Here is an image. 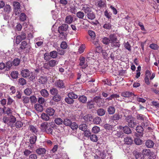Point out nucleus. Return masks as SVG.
<instances>
[{
  "label": "nucleus",
  "instance_id": "42",
  "mask_svg": "<svg viewBox=\"0 0 159 159\" xmlns=\"http://www.w3.org/2000/svg\"><path fill=\"white\" fill-rule=\"evenodd\" d=\"M20 62V59L16 58L13 61L12 63L13 65L14 66H17L19 65Z\"/></svg>",
  "mask_w": 159,
  "mask_h": 159
},
{
  "label": "nucleus",
  "instance_id": "55",
  "mask_svg": "<svg viewBox=\"0 0 159 159\" xmlns=\"http://www.w3.org/2000/svg\"><path fill=\"white\" fill-rule=\"evenodd\" d=\"M100 130L99 127L95 126H94L92 129V131L94 133H98Z\"/></svg>",
  "mask_w": 159,
  "mask_h": 159
},
{
  "label": "nucleus",
  "instance_id": "21",
  "mask_svg": "<svg viewBox=\"0 0 159 159\" xmlns=\"http://www.w3.org/2000/svg\"><path fill=\"white\" fill-rule=\"evenodd\" d=\"M85 58L84 57H82L80 59V63L79 65L82 66L83 69L85 68L87 66V64H84Z\"/></svg>",
  "mask_w": 159,
  "mask_h": 159
},
{
  "label": "nucleus",
  "instance_id": "37",
  "mask_svg": "<svg viewBox=\"0 0 159 159\" xmlns=\"http://www.w3.org/2000/svg\"><path fill=\"white\" fill-rule=\"evenodd\" d=\"M106 111L103 108H100L98 110L97 113L98 115L99 116H102L105 114Z\"/></svg>",
  "mask_w": 159,
  "mask_h": 159
},
{
  "label": "nucleus",
  "instance_id": "59",
  "mask_svg": "<svg viewBox=\"0 0 159 159\" xmlns=\"http://www.w3.org/2000/svg\"><path fill=\"white\" fill-rule=\"evenodd\" d=\"M88 34L91 38L93 39L95 38V34L94 31L91 30H89L88 31Z\"/></svg>",
  "mask_w": 159,
  "mask_h": 159
},
{
  "label": "nucleus",
  "instance_id": "2",
  "mask_svg": "<svg viewBox=\"0 0 159 159\" xmlns=\"http://www.w3.org/2000/svg\"><path fill=\"white\" fill-rule=\"evenodd\" d=\"M58 61L53 59H50L47 62L43 64V67L46 69L49 70L55 66L58 63Z\"/></svg>",
  "mask_w": 159,
  "mask_h": 159
},
{
  "label": "nucleus",
  "instance_id": "8",
  "mask_svg": "<svg viewBox=\"0 0 159 159\" xmlns=\"http://www.w3.org/2000/svg\"><path fill=\"white\" fill-rule=\"evenodd\" d=\"M28 129L32 133L34 134L37 135L39 133L38 127L36 126L33 125H30L28 127Z\"/></svg>",
  "mask_w": 159,
  "mask_h": 159
},
{
  "label": "nucleus",
  "instance_id": "38",
  "mask_svg": "<svg viewBox=\"0 0 159 159\" xmlns=\"http://www.w3.org/2000/svg\"><path fill=\"white\" fill-rule=\"evenodd\" d=\"M18 83L21 86H23L26 84V80L23 78H21L18 79Z\"/></svg>",
  "mask_w": 159,
  "mask_h": 159
},
{
  "label": "nucleus",
  "instance_id": "15",
  "mask_svg": "<svg viewBox=\"0 0 159 159\" xmlns=\"http://www.w3.org/2000/svg\"><path fill=\"white\" fill-rule=\"evenodd\" d=\"M120 96L117 94H112L108 98H107L106 100L108 101L111 100L113 99H116V100H119V99H117L118 98H119Z\"/></svg>",
  "mask_w": 159,
  "mask_h": 159
},
{
  "label": "nucleus",
  "instance_id": "14",
  "mask_svg": "<svg viewBox=\"0 0 159 159\" xmlns=\"http://www.w3.org/2000/svg\"><path fill=\"white\" fill-rule=\"evenodd\" d=\"M95 102L93 100H91L87 103V107L89 109H91L94 107Z\"/></svg>",
  "mask_w": 159,
  "mask_h": 159
},
{
  "label": "nucleus",
  "instance_id": "33",
  "mask_svg": "<svg viewBox=\"0 0 159 159\" xmlns=\"http://www.w3.org/2000/svg\"><path fill=\"white\" fill-rule=\"evenodd\" d=\"M135 157L136 159H144V158L143 154L140 152H137Z\"/></svg>",
  "mask_w": 159,
  "mask_h": 159
},
{
  "label": "nucleus",
  "instance_id": "17",
  "mask_svg": "<svg viewBox=\"0 0 159 159\" xmlns=\"http://www.w3.org/2000/svg\"><path fill=\"white\" fill-rule=\"evenodd\" d=\"M47 77L44 76H41L38 79L39 82L42 84H44L47 83Z\"/></svg>",
  "mask_w": 159,
  "mask_h": 159
},
{
  "label": "nucleus",
  "instance_id": "1",
  "mask_svg": "<svg viewBox=\"0 0 159 159\" xmlns=\"http://www.w3.org/2000/svg\"><path fill=\"white\" fill-rule=\"evenodd\" d=\"M42 131L45 132L48 134L53 135V130L52 127L48 125V123L44 122L42 123L40 125Z\"/></svg>",
  "mask_w": 159,
  "mask_h": 159
},
{
  "label": "nucleus",
  "instance_id": "64",
  "mask_svg": "<svg viewBox=\"0 0 159 159\" xmlns=\"http://www.w3.org/2000/svg\"><path fill=\"white\" fill-rule=\"evenodd\" d=\"M13 6L14 9L16 10L19 9L20 8V3L18 2H14L13 3Z\"/></svg>",
  "mask_w": 159,
  "mask_h": 159
},
{
  "label": "nucleus",
  "instance_id": "35",
  "mask_svg": "<svg viewBox=\"0 0 159 159\" xmlns=\"http://www.w3.org/2000/svg\"><path fill=\"white\" fill-rule=\"evenodd\" d=\"M63 123L64 125L66 126H70L72 124V122L70 120L66 118L63 120Z\"/></svg>",
  "mask_w": 159,
  "mask_h": 159
},
{
  "label": "nucleus",
  "instance_id": "12",
  "mask_svg": "<svg viewBox=\"0 0 159 159\" xmlns=\"http://www.w3.org/2000/svg\"><path fill=\"white\" fill-rule=\"evenodd\" d=\"M45 112L49 116H52L54 114L55 111L53 108L49 107L46 109Z\"/></svg>",
  "mask_w": 159,
  "mask_h": 159
},
{
  "label": "nucleus",
  "instance_id": "41",
  "mask_svg": "<svg viewBox=\"0 0 159 159\" xmlns=\"http://www.w3.org/2000/svg\"><path fill=\"white\" fill-rule=\"evenodd\" d=\"M4 7V11L7 13H9L11 11V6L8 5H6Z\"/></svg>",
  "mask_w": 159,
  "mask_h": 159
},
{
  "label": "nucleus",
  "instance_id": "9",
  "mask_svg": "<svg viewBox=\"0 0 159 159\" xmlns=\"http://www.w3.org/2000/svg\"><path fill=\"white\" fill-rule=\"evenodd\" d=\"M30 46L28 44L27 42L25 41H23L21 42L20 44V48L22 50H24L26 49V50L30 49Z\"/></svg>",
  "mask_w": 159,
  "mask_h": 159
},
{
  "label": "nucleus",
  "instance_id": "39",
  "mask_svg": "<svg viewBox=\"0 0 159 159\" xmlns=\"http://www.w3.org/2000/svg\"><path fill=\"white\" fill-rule=\"evenodd\" d=\"M50 93L52 95H55L58 94V90L55 88H52L50 90Z\"/></svg>",
  "mask_w": 159,
  "mask_h": 159
},
{
  "label": "nucleus",
  "instance_id": "53",
  "mask_svg": "<svg viewBox=\"0 0 159 159\" xmlns=\"http://www.w3.org/2000/svg\"><path fill=\"white\" fill-rule=\"evenodd\" d=\"M32 90L31 88H26L24 90L25 94L29 96L32 93Z\"/></svg>",
  "mask_w": 159,
  "mask_h": 159
},
{
  "label": "nucleus",
  "instance_id": "18",
  "mask_svg": "<svg viewBox=\"0 0 159 159\" xmlns=\"http://www.w3.org/2000/svg\"><path fill=\"white\" fill-rule=\"evenodd\" d=\"M68 27V25L67 24H63L61 26L59 27L58 30L66 31L67 30Z\"/></svg>",
  "mask_w": 159,
  "mask_h": 159
},
{
  "label": "nucleus",
  "instance_id": "13",
  "mask_svg": "<svg viewBox=\"0 0 159 159\" xmlns=\"http://www.w3.org/2000/svg\"><path fill=\"white\" fill-rule=\"evenodd\" d=\"M122 117V115L119 113H116L113 116H111V119L113 120H118L121 119Z\"/></svg>",
  "mask_w": 159,
  "mask_h": 159
},
{
  "label": "nucleus",
  "instance_id": "54",
  "mask_svg": "<svg viewBox=\"0 0 159 159\" xmlns=\"http://www.w3.org/2000/svg\"><path fill=\"white\" fill-rule=\"evenodd\" d=\"M18 73L17 71H13L11 72V75L13 79H16L18 76Z\"/></svg>",
  "mask_w": 159,
  "mask_h": 159
},
{
  "label": "nucleus",
  "instance_id": "58",
  "mask_svg": "<svg viewBox=\"0 0 159 159\" xmlns=\"http://www.w3.org/2000/svg\"><path fill=\"white\" fill-rule=\"evenodd\" d=\"M103 27L107 30H110L111 28V25L109 23L106 22L103 26Z\"/></svg>",
  "mask_w": 159,
  "mask_h": 159
},
{
  "label": "nucleus",
  "instance_id": "49",
  "mask_svg": "<svg viewBox=\"0 0 159 159\" xmlns=\"http://www.w3.org/2000/svg\"><path fill=\"white\" fill-rule=\"evenodd\" d=\"M125 142L127 144H131L132 142V140L131 138L126 137L125 138Z\"/></svg>",
  "mask_w": 159,
  "mask_h": 159
},
{
  "label": "nucleus",
  "instance_id": "4",
  "mask_svg": "<svg viewBox=\"0 0 159 159\" xmlns=\"http://www.w3.org/2000/svg\"><path fill=\"white\" fill-rule=\"evenodd\" d=\"M125 120L130 127L133 128L137 125V123L135 118L131 116H127L125 118Z\"/></svg>",
  "mask_w": 159,
  "mask_h": 159
},
{
  "label": "nucleus",
  "instance_id": "26",
  "mask_svg": "<svg viewBox=\"0 0 159 159\" xmlns=\"http://www.w3.org/2000/svg\"><path fill=\"white\" fill-rule=\"evenodd\" d=\"M49 54L51 58L53 59L57 58L58 56V52L55 50L50 52Z\"/></svg>",
  "mask_w": 159,
  "mask_h": 159
},
{
  "label": "nucleus",
  "instance_id": "23",
  "mask_svg": "<svg viewBox=\"0 0 159 159\" xmlns=\"http://www.w3.org/2000/svg\"><path fill=\"white\" fill-rule=\"evenodd\" d=\"M86 16L88 19L91 20H94L96 17V16L95 13L91 11L90 12L88 13Z\"/></svg>",
  "mask_w": 159,
  "mask_h": 159
},
{
  "label": "nucleus",
  "instance_id": "50",
  "mask_svg": "<svg viewBox=\"0 0 159 159\" xmlns=\"http://www.w3.org/2000/svg\"><path fill=\"white\" fill-rule=\"evenodd\" d=\"M52 99L54 101L56 102H58L60 101L61 97L59 95L57 94L54 95Z\"/></svg>",
  "mask_w": 159,
  "mask_h": 159
},
{
  "label": "nucleus",
  "instance_id": "7",
  "mask_svg": "<svg viewBox=\"0 0 159 159\" xmlns=\"http://www.w3.org/2000/svg\"><path fill=\"white\" fill-rule=\"evenodd\" d=\"M82 10L85 14H87L92 11V7L88 4L82 5Z\"/></svg>",
  "mask_w": 159,
  "mask_h": 159
},
{
  "label": "nucleus",
  "instance_id": "30",
  "mask_svg": "<svg viewBox=\"0 0 159 159\" xmlns=\"http://www.w3.org/2000/svg\"><path fill=\"white\" fill-rule=\"evenodd\" d=\"M37 137L36 135H33L30 137L29 141L30 144H34L35 143L37 140Z\"/></svg>",
  "mask_w": 159,
  "mask_h": 159
},
{
  "label": "nucleus",
  "instance_id": "51",
  "mask_svg": "<svg viewBox=\"0 0 159 159\" xmlns=\"http://www.w3.org/2000/svg\"><path fill=\"white\" fill-rule=\"evenodd\" d=\"M87 126L85 124H82L79 125V129L83 131H84L87 129Z\"/></svg>",
  "mask_w": 159,
  "mask_h": 159
},
{
  "label": "nucleus",
  "instance_id": "25",
  "mask_svg": "<svg viewBox=\"0 0 159 159\" xmlns=\"http://www.w3.org/2000/svg\"><path fill=\"white\" fill-rule=\"evenodd\" d=\"M111 43V47H118L119 48L120 47V42L117 40L115 41H113L110 42Z\"/></svg>",
  "mask_w": 159,
  "mask_h": 159
},
{
  "label": "nucleus",
  "instance_id": "27",
  "mask_svg": "<svg viewBox=\"0 0 159 159\" xmlns=\"http://www.w3.org/2000/svg\"><path fill=\"white\" fill-rule=\"evenodd\" d=\"M40 93L41 95L44 97L47 98L48 96V92L45 89H42L40 91Z\"/></svg>",
  "mask_w": 159,
  "mask_h": 159
},
{
  "label": "nucleus",
  "instance_id": "52",
  "mask_svg": "<svg viewBox=\"0 0 159 159\" xmlns=\"http://www.w3.org/2000/svg\"><path fill=\"white\" fill-rule=\"evenodd\" d=\"M65 101L67 103L70 104H73L74 102L73 99L70 98L69 97L66 98L65 99Z\"/></svg>",
  "mask_w": 159,
  "mask_h": 159
},
{
  "label": "nucleus",
  "instance_id": "45",
  "mask_svg": "<svg viewBox=\"0 0 159 159\" xmlns=\"http://www.w3.org/2000/svg\"><path fill=\"white\" fill-rule=\"evenodd\" d=\"M101 121V119L100 117H97L94 118L93 119V122L94 124L98 125L99 124Z\"/></svg>",
  "mask_w": 159,
  "mask_h": 159
},
{
  "label": "nucleus",
  "instance_id": "24",
  "mask_svg": "<svg viewBox=\"0 0 159 159\" xmlns=\"http://www.w3.org/2000/svg\"><path fill=\"white\" fill-rule=\"evenodd\" d=\"M84 119L86 122H89L92 121L93 119V116L91 114H89L84 116Z\"/></svg>",
  "mask_w": 159,
  "mask_h": 159
},
{
  "label": "nucleus",
  "instance_id": "31",
  "mask_svg": "<svg viewBox=\"0 0 159 159\" xmlns=\"http://www.w3.org/2000/svg\"><path fill=\"white\" fill-rule=\"evenodd\" d=\"M77 17L79 19L85 20L84 17L85 16L84 13L81 11H79L76 13Z\"/></svg>",
  "mask_w": 159,
  "mask_h": 159
},
{
  "label": "nucleus",
  "instance_id": "22",
  "mask_svg": "<svg viewBox=\"0 0 159 159\" xmlns=\"http://www.w3.org/2000/svg\"><path fill=\"white\" fill-rule=\"evenodd\" d=\"M34 107L35 110L39 112H41L43 110V107L40 104H36L34 105Z\"/></svg>",
  "mask_w": 159,
  "mask_h": 159
},
{
  "label": "nucleus",
  "instance_id": "61",
  "mask_svg": "<svg viewBox=\"0 0 159 159\" xmlns=\"http://www.w3.org/2000/svg\"><path fill=\"white\" fill-rule=\"evenodd\" d=\"M136 130L137 132L141 133L143 132V129L142 126H138L136 127Z\"/></svg>",
  "mask_w": 159,
  "mask_h": 159
},
{
  "label": "nucleus",
  "instance_id": "10",
  "mask_svg": "<svg viewBox=\"0 0 159 159\" xmlns=\"http://www.w3.org/2000/svg\"><path fill=\"white\" fill-rule=\"evenodd\" d=\"M73 20V15H69L67 16L65 19V22L68 24H71Z\"/></svg>",
  "mask_w": 159,
  "mask_h": 159
},
{
  "label": "nucleus",
  "instance_id": "36",
  "mask_svg": "<svg viewBox=\"0 0 159 159\" xmlns=\"http://www.w3.org/2000/svg\"><path fill=\"white\" fill-rule=\"evenodd\" d=\"M68 96L72 99H76L78 97V95L73 92H70L68 93Z\"/></svg>",
  "mask_w": 159,
  "mask_h": 159
},
{
  "label": "nucleus",
  "instance_id": "63",
  "mask_svg": "<svg viewBox=\"0 0 159 159\" xmlns=\"http://www.w3.org/2000/svg\"><path fill=\"white\" fill-rule=\"evenodd\" d=\"M102 42L104 44H109L110 42L109 39L106 37L102 39Z\"/></svg>",
  "mask_w": 159,
  "mask_h": 159
},
{
  "label": "nucleus",
  "instance_id": "62",
  "mask_svg": "<svg viewBox=\"0 0 159 159\" xmlns=\"http://www.w3.org/2000/svg\"><path fill=\"white\" fill-rule=\"evenodd\" d=\"M20 19L22 21H25L26 19V16L24 13H21L20 16Z\"/></svg>",
  "mask_w": 159,
  "mask_h": 159
},
{
  "label": "nucleus",
  "instance_id": "60",
  "mask_svg": "<svg viewBox=\"0 0 159 159\" xmlns=\"http://www.w3.org/2000/svg\"><path fill=\"white\" fill-rule=\"evenodd\" d=\"M142 152L143 153V155L149 156L151 152L149 149H144L143 150Z\"/></svg>",
  "mask_w": 159,
  "mask_h": 159
},
{
  "label": "nucleus",
  "instance_id": "48",
  "mask_svg": "<svg viewBox=\"0 0 159 159\" xmlns=\"http://www.w3.org/2000/svg\"><path fill=\"white\" fill-rule=\"evenodd\" d=\"M110 42L113 41L117 40V38L116 35L114 34H111L109 36Z\"/></svg>",
  "mask_w": 159,
  "mask_h": 159
},
{
  "label": "nucleus",
  "instance_id": "56",
  "mask_svg": "<svg viewBox=\"0 0 159 159\" xmlns=\"http://www.w3.org/2000/svg\"><path fill=\"white\" fill-rule=\"evenodd\" d=\"M55 123L58 125L61 124L63 122L62 119L61 118H56L54 120Z\"/></svg>",
  "mask_w": 159,
  "mask_h": 159
},
{
  "label": "nucleus",
  "instance_id": "3",
  "mask_svg": "<svg viewBox=\"0 0 159 159\" xmlns=\"http://www.w3.org/2000/svg\"><path fill=\"white\" fill-rule=\"evenodd\" d=\"M121 96L125 98H128V99L127 101H125L126 102H132L133 99L134 98V97H136V95L133 93L129 91H125L122 92L121 94Z\"/></svg>",
  "mask_w": 159,
  "mask_h": 159
},
{
  "label": "nucleus",
  "instance_id": "44",
  "mask_svg": "<svg viewBox=\"0 0 159 159\" xmlns=\"http://www.w3.org/2000/svg\"><path fill=\"white\" fill-rule=\"evenodd\" d=\"M22 101L24 104L28 103L29 102L30 98L26 96H23L22 97Z\"/></svg>",
  "mask_w": 159,
  "mask_h": 159
},
{
  "label": "nucleus",
  "instance_id": "32",
  "mask_svg": "<svg viewBox=\"0 0 159 159\" xmlns=\"http://www.w3.org/2000/svg\"><path fill=\"white\" fill-rule=\"evenodd\" d=\"M123 132L125 134H129L131 133V131L130 128L127 126H125L123 127Z\"/></svg>",
  "mask_w": 159,
  "mask_h": 159
},
{
  "label": "nucleus",
  "instance_id": "19",
  "mask_svg": "<svg viewBox=\"0 0 159 159\" xmlns=\"http://www.w3.org/2000/svg\"><path fill=\"white\" fill-rule=\"evenodd\" d=\"M36 153L39 155L45 154L46 152V150L43 148H39L36 151Z\"/></svg>",
  "mask_w": 159,
  "mask_h": 159
},
{
  "label": "nucleus",
  "instance_id": "57",
  "mask_svg": "<svg viewBox=\"0 0 159 159\" xmlns=\"http://www.w3.org/2000/svg\"><path fill=\"white\" fill-rule=\"evenodd\" d=\"M85 49V45L84 44H82L78 49V52L79 54H81L84 52Z\"/></svg>",
  "mask_w": 159,
  "mask_h": 159
},
{
  "label": "nucleus",
  "instance_id": "5",
  "mask_svg": "<svg viewBox=\"0 0 159 159\" xmlns=\"http://www.w3.org/2000/svg\"><path fill=\"white\" fill-rule=\"evenodd\" d=\"M54 85L59 89H64L65 88V84L63 81L59 79L55 81Z\"/></svg>",
  "mask_w": 159,
  "mask_h": 159
},
{
  "label": "nucleus",
  "instance_id": "43",
  "mask_svg": "<svg viewBox=\"0 0 159 159\" xmlns=\"http://www.w3.org/2000/svg\"><path fill=\"white\" fill-rule=\"evenodd\" d=\"M90 138L91 141L94 142H96L98 140L97 136L95 134L91 135L90 136Z\"/></svg>",
  "mask_w": 159,
  "mask_h": 159
},
{
  "label": "nucleus",
  "instance_id": "11",
  "mask_svg": "<svg viewBox=\"0 0 159 159\" xmlns=\"http://www.w3.org/2000/svg\"><path fill=\"white\" fill-rule=\"evenodd\" d=\"M30 71L27 69H24L21 72V76L24 78H27L29 76Z\"/></svg>",
  "mask_w": 159,
  "mask_h": 159
},
{
  "label": "nucleus",
  "instance_id": "40",
  "mask_svg": "<svg viewBox=\"0 0 159 159\" xmlns=\"http://www.w3.org/2000/svg\"><path fill=\"white\" fill-rule=\"evenodd\" d=\"M43 58L46 61H48L51 59L49 53L48 52H46L44 54Z\"/></svg>",
  "mask_w": 159,
  "mask_h": 159
},
{
  "label": "nucleus",
  "instance_id": "47",
  "mask_svg": "<svg viewBox=\"0 0 159 159\" xmlns=\"http://www.w3.org/2000/svg\"><path fill=\"white\" fill-rule=\"evenodd\" d=\"M104 16L108 19L111 18L112 14L108 12L107 10H106L104 12Z\"/></svg>",
  "mask_w": 159,
  "mask_h": 159
},
{
  "label": "nucleus",
  "instance_id": "34",
  "mask_svg": "<svg viewBox=\"0 0 159 159\" xmlns=\"http://www.w3.org/2000/svg\"><path fill=\"white\" fill-rule=\"evenodd\" d=\"M78 99L80 102L84 103L87 101V98L84 95H82L79 97Z\"/></svg>",
  "mask_w": 159,
  "mask_h": 159
},
{
  "label": "nucleus",
  "instance_id": "29",
  "mask_svg": "<svg viewBox=\"0 0 159 159\" xmlns=\"http://www.w3.org/2000/svg\"><path fill=\"white\" fill-rule=\"evenodd\" d=\"M107 111L109 114H113L115 113V108L114 107L110 106L107 109Z\"/></svg>",
  "mask_w": 159,
  "mask_h": 159
},
{
  "label": "nucleus",
  "instance_id": "20",
  "mask_svg": "<svg viewBox=\"0 0 159 159\" xmlns=\"http://www.w3.org/2000/svg\"><path fill=\"white\" fill-rule=\"evenodd\" d=\"M41 118L44 121H47L50 119L49 116L47 113H43L41 116Z\"/></svg>",
  "mask_w": 159,
  "mask_h": 159
},
{
  "label": "nucleus",
  "instance_id": "6",
  "mask_svg": "<svg viewBox=\"0 0 159 159\" xmlns=\"http://www.w3.org/2000/svg\"><path fill=\"white\" fill-rule=\"evenodd\" d=\"M26 38V34L24 32H21L20 35L17 36L16 39V43L17 44H19L20 42L24 40Z\"/></svg>",
  "mask_w": 159,
  "mask_h": 159
},
{
  "label": "nucleus",
  "instance_id": "16",
  "mask_svg": "<svg viewBox=\"0 0 159 159\" xmlns=\"http://www.w3.org/2000/svg\"><path fill=\"white\" fill-rule=\"evenodd\" d=\"M87 76L85 74L84 75H82L80 73H78L77 74V80H79L81 79V81L82 82H84L86 80V77Z\"/></svg>",
  "mask_w": 159,
  "mask_h": 159
},
{
  "label": "nucleus",
  "instance_id": "46",
  "mask_svg": "<svg viewBox=\"0 0 159 159\" xmlns=\"http://www.w3.org/2000/svg\"><path fill=\"white\" fill-rule=\"evenodd\" d=\"M29 79L31 81H33L35 79V73H34L32 72L30 73L29 74V76H28Z\"/></svg>",
  "mask_w": 159,
  "mask_h": 159
},
{
  "label": "nucleus",
  "instance_id": "28",
  "mask_svg": "<svg viewBox=\"0 0 159 159\" xmlns=\"http://www.w3.org/2000/svg\"><path fill=\"white\" fill-rule=\"evenodd\" d=\"M145 144L147 148H152L154 145V143L153 141L151 140H148L146 142Z\"/></svg>",
  "mask_w": 159,
  "mask_h": 159
}]
</instances>
